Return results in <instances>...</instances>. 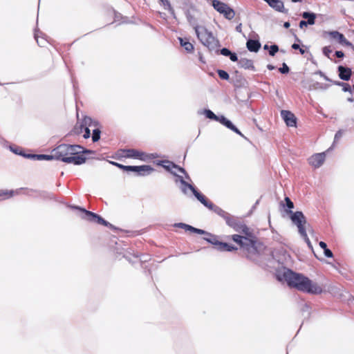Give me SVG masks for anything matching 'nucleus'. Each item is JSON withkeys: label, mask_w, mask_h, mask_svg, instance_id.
<instances>
[{"label": "nucleus", "mask_w": 354, "mask_h": 354, "mask_svg": "<svg viewBox=\"0 0 354 354\" xmlns=\"http://www.w3.org/2000/svg\"><path fill=\"white\" fill-rule=\"evenodd\" d=\"M283 278L289 287L295 288L299 291L314 295L321 294L323 292L322 288L316 282L290 269L284 270Z\"/></svg>", "instance_id": "f257e3e1"}, {"label": "nucleus", "mask_w": 354, "mask_h": 354, "mask_svg": "<svg viewBox=\"0 0 354 354\" xmlns=\"http://www.w3.org/2000/svg\"><path fill=\"white\" fill-rule=\"evenodd\" d=\"M80 149L79 145L61 144L52 150L55 160H61L65 163H72L80 165L86 162V157L77 156Z\"/></svg>", "instance_id": "f03ea898"}, {"label": "nucleus", "mask_w": 354, "mask_h": 354, "mask_svg": "<svg viewBox=\"0 0 354 354\" xmlns=\"http://www.w3.org/2000/svg\"><path fill=\"white\" fill-rule=\"evenodd\" d=\"M194 29L199 41L210 51L216 50L220 46L219 41L205 26L194 25Z\"/></svg>", "instance_id": "7ed1b4c3"}, {"label": "nucleus", "mask_w": 354, "mask_h": 354, "mask_svg": "<svg viewBox=\"0 0 354 354\" xmlns=\"http://www.w3.org/2000/svg\"><path fill=\"white\" fill-rule=\"evenodd\" d=\"M204 115L208 119L213 120L217 122H219L223 126L241 136V137L246 138L245 136L237 129V127L233 124V123L226 118L224 115H216L210 109H205Z\"/></svg>", "instance_id": "20e7f679"}, {"label": "nucleus", "mask_w": 354, "mask_h": 354, "mask_svg": "<svg viewBox=\"0 0 354 354\" xmlns=\"http://www.w3.org/2000/svg\"><path fill=\"white\" fill-rule=\"evenodd\" d=\"M72 209H77L80 211V216L86 221L101 224L104 226L113 227L112 224L109 223L108 221H105L103 218H102L100 215L93 213L92 212L88 211L85 209L84 208L78 207V206H71Z\"/></svg>", "instance_id": "39448f33"}, {"label": "nucleus", "mask_w": 354, "mask_h": 354, "mask_svg": "<svg viewBox=\"0 0 354 354\" xmlns=\"http://www.w3.org/2000/svg\"><path fill=\"white\" fill-rule=\"evenodd\" d=\"M287 214L290 215V218L292 223L298 228V232L300 235H306V230L307 229L306 218L301 211L292 212L287 211Z\"/></svg>", "instance_id": "423d86ee"}, {"label": "nucleus", "mask_w": 354, "mask_h": 354, "mask_svg": "<svg viewBox=\"0 0 354 354\" xmlns=\"http://www.w3.org/2000/svg\"><path fill=\"white\" fill-rule=\"evenodd\" d=\"M225 222L234 231L243 233L246 236L249 235V228L239 218L230 214Z\"/></svg>", "instance_id": "0eeeda50"}, {"label": "nucleus", "mask_w": 354, "mask_h": 354, "mask_svg": "<svg viewBox=\"0 0 354 354\" xmlns=\"http://www.w3.org/2000/svg\"><path fill=\"white\" fill-rule=\"evenodd\" d=\"M125 156L127 158H131L135 159H139L140 160L146 161L148 159L157 158L158 156L156 153L147 154L145 152L138 151L137 149H127Z\"/></svg>", "instance_id": "6e6552de"}, {"label": "nucleus", "mask_w": 354, "mask_h": 354, "mask_svg": "<svg viewBox=\"0 0 354 354\" xmlns=\"http://www.w3.org/2000/svg\"><path fill=\"white\" fill-rule=\"evenodd\" d=\"M179 189L182 192V193L185 195L188 194V190L191 191L194 196L200 201H204L205 196L199 192L196 188L189 183L187 181H182V185H180Z\"/></svg>", "instance_id": "1a4fd4ad"}, {"label": "nucleus", "mask_w": 354, "mask_h": 354, "mask_svg": "<svg viewBox=\"0 0 354 354\" xmlns=\"http://www.w3.org/2000/svg\"><path fill=\"white\" fill-rule=\"evenodd\" d=\"M204 206L207 207L209 209L214 211L218 216H221L226 221L228 217L230 216V214L224 211L223 209L219 207L218 206L215 205L213 203L209 201L205 196L204 198V201L201 202Z\"/></svg>", "instance_id": "9d476101"}, {"label": "nucleus", "mask_w": 354, "mask_h": 354, "mask_svg": "<svg viewBox=\"0 0 354 354\" xmlns=\"http://www.w3.org/2000/svg\"><path fill=\"white\" fill-rule=\"evenodd\" d=\"M328 35L330 36L332 39L337 40L339 42V44L351 47L352 49L354 50V46L353 45V44L348 41L342 33L337 30H333L328 32Z\"/></svg>", "instance_id": "9b49d317"}, {"label": "nucleus", "mask_w": 354, "mask_h": 354, "mask_svg": "<svg viewBox=\"0 0 354 354\" xmlns=\"http://www.w3.org/2000/svg\"><path fill=\"white\" fill-rule=\"evenodd\" d=\"M325 158L326 152L315 153L308 158V162L315 168H319L324 162Z\"/></svg>", "instance_id": "f8f14e48"}, {"label": "nucleus", "mask_w": 354, "mask_h": 354, "mask_svg": "<svg viewBox=\"0 0 354 354\" xmlns=\"http://www.w3.org/2000/svg\"><path fill=\"white\" fill-rule=\"evenodd\" d=\"M153 171L154 169L151 166L145 165L135 166L133 172L136 176H146L150 175Z\"/></svg>", "instance_id": "ddd939ff"}, {"label": "nucleus", "mask_w": 354, "mask_h": 354, "mask_svg": "<svg viewBox=\"0 0 354 354\" xmlns=\"http://www.w3.org/2000/svg\"><path fill=\"white\" fill-rule=\"evenodd\" d=\"M281 115L288 127H295L297 124V118L295 115L287 110H282L281 111Z\"/></svg>", "instance_id": "4468645a"}, {"label": "nucleus", "mask_w": 354, "mask_h": 354, "mask_svg": "<svg viewBox=\"0 0 354 354\" xmlns=\"http://www.w3.org/2000/svg\"><path fill=\"white\" fill-rule=\"evenodd\" d=\"M241 247L248 252H255L257 251L255 238L253 236L252 238L244 236Z\"/></svg>", "instance_id": "2eb2a0df"}, {"label": "nucleus", "mask_w": 354, "mask_h": 354, "mask_svg": "<svg viewBox=\"0 0 354 354\" xmlns=\"http://www.w3.org/2000/svg\"><path fill=\"white\" fill-rule=\"evenodd\" d=\"M266 1L269 6H270L274 10L287 14L288 10L284 8L283 2L281 0H263Z\"/></svg>", "instance_id": "dca6fc26"}, {"label": "nucleus", "mask_w": 354, "mask_h": 354, "mask_svg": "<svg viewBox=\"0 0 354 354\" xmlns=\"http://www.w3.org/2000/svg\"><path fill=\"white\" fill-rule=\"evenodd\" d=\"M201 231L203 233H197V234L205 235V236L203 237V239L205 241H206L207 243L213 245L214 246V248L216 249V248L219 243V241L218 240V236L216 235L213 234L210 232H208L204 230H201Z\"/></svg>", "instance_id": "f3484780"}, {"label": "nucleus", "mask_w": 354, "mask_h": 354, "mask_svg": "<svg viewBox=\"0 0 354 354\" xmlns=\"http://www.w3.org/2000/svg\"><path fill=\"white\" fill-rule=\"evenodd\" d=\"M339 77L344 81H348L352 75L351 68L344 66H339L337 68Z\"/></svg>", "instance_id": "a211bd4d"}, {"label": "nucleus", "mask_w": 354, "mask_h": 354, "mask_svg": "<svg viewBox=\"0 0 354 354\" xmlns=\"http://www.w3.org/2000/svg\"><path fill=\"white\" fill-rule=\"evenodd\" d=\"M246 47L249 51L257 53L261 48V43L258 40L250 39L247 41Z\"/></svg>", "instance_id": "6ab92c4d"}, {"label": "nucleus", "mask_w": 354, "mask_h": 354, "mask_svg": "<svg viewBox=\"0 0 354 354\" xmlns=\"http://www.w3.org/2000/svg\"><path fill=\"white\" fill-rule=\"evenodd\" d=\"M174 227H179V228H182V229H184L187 231H189L191 232H193V233H203L202 231H201V229H198V228H196V227H194L192 225H189L188 224H186V223H176L174 225Z\"/></svg>", "instance_id": "aec40b11"}, {"label": "nucleus", "mask_w": 354, "mask_h": 354, "mask_svg": "<svg viewBox=\"0 0 354 354\" xmlns=\"http://www.w3.org/2000/svg\"><path fill=\"white\" fill-rule=\"evenodd\" d=\"M238 65L241 68H243L245 69H250L252 71H255V67L253 64L252 60L247 58H241L239 60Z\"/></svg>", "instance_id": "412c9836"}, {"label": "nucleus", "mask_w": 354, "mask_h": 354, "mask_svg": "<svg viewBox=\"0 0 354 354\" xmlns=\"http://www.w3.org/2000/svg\"><path fill=\"white\" fill-rule=\"evenodd\" d=\"M157 165L162 166V167H164L167 171H169L170 173H171V171H173L172 169H176L178 170V167H180L179 166H178L177 165H176L175 163H174L173 162H171L169 160H160V161H158Z\"/></svg>", "instance_id": "4be33fe9"}, {"label": "nucleus", "mask_w": 354, "mask_h": 354, "mask_svg": "<svg viewBox=\"0 0 354 354\" xmlns=\"http://www.w3.org/2000/svg\"><path fill=\"white\" fill-rule=\"evenodd\" d=\"M91 121H92V119L90 117H85L83 120L84 124H80L81 129H84V138H88L90 137L91 131H90V129H88V127H86V125L90 124Z\"/></svg>", "instance_id": "5701e85b"}, {"label": "nucleus", "mask_w": 354, "mask_h": 354, "mask_svg": "<svg viewBox=\"0 0 354 354\" xmlns=\"http://www.w3.org/2000/svg\"><path fill=\"white\" fill-rule=\"evenodd\" d=\"M216 250L218 251H221V252L222 251L231 252V251L237 250V248L230 244L227 243L219 241V243L216 248Z\"/></svg>", "instance_id": "b1692460"}, {"label": "nucleus", "mask_w": 354, "mask_h": 354, "mask_svg": "<svg viewBox=\"0 0 354 354\" xmlns=\"http://www.w3.org/2000/svg\"><path fill=\"white\" fill-rule=\"evenodd\" d=\"M304 19H307L306 21L309 25H313L315 23L316 15L311 12H304L301 14Z\"/></svg>", "instance_id": "393cba45"}, {"label": "nucleus", "mask_w": 354, "mask_h": 354, "mask_svg": "<svg viewBox=\"0 0 354 354\" xmlns=\"http://www.w3.org/2000/svg\"><path fill=\"white\" fill-rule=\"evenodd\" d=\"M212 5L214 8L219 13H221V12L223 11V9L227 8L229 6L227 4L218 0H212Z\"/></svg>", "instance_id": "a878e982"}, {"label": "nucleus", "mask_w": 354, "mask_h": 354, "mask_svg": "<svg viewBox=\"0 0 354 354\" xmlns=\"http://www.w3.org/2000/svg\"><path fill=\"white\" fill-rule=\"evenodd\" d=\"M221 14L223 15L225 18L229 20L233 19L235 15L234 10L230 6H228L227 8L223 9V11H222Z\"/></svg>", "instance_id": "bb28decb"}, {"label": "nucleus", "mask_w": 354, "mask_h": 354, "mask_svg": "<svg viewBox=\"0 0 354 354\" xmlns=\"http://www.w3.org/2000/svg\"><path fill=\"white\" fill-rule=\"evenodd\" d=\"M39 35H42V32H40L39 30H35V34H34L35 39H36L37 43L39 46L44 47V46H45L46 44L47 43V41L43 38H41V40H39V37H40Z\"/></svg>", "instance_id": "cd10ccee"}, {"label": "nucleus", "mask_w": 354, "mask_h": 354, "mask_svg": "<svg viewBox=\"0 0 354 354\" xmlns=\"http://www.w3.org/2000/svg\"><path fill=\"white\" fill-rule=\"evenodd\" d=\"M161 5L164 7L165 10H168L171 15H172L174 17L175 15L174 10L171 7L170 2L168 0H159Z\"/></svg>", "instance_id": "c85d7f7f"}, {"label": "nucleus", "mask_w": 354, "mask_h": 354, "mask_svg": "<svg viewBox=\"0 0 354 354\" xmlns=\"http://www.w3.org/2000/svg\"><path fill=\"white\" fill-rule=\"evenodd\" d=\"M284 201H285V203L281 202V205H282L283 207H287V209L286 210V212H287V211H292V209L294 208L293 202L290 199L289 197H287V196L285 198Z\"/></svg>", "instance_id": "c756f323"}, {"label": "nucleus", "mask_w": 354, "mask_h": 354, "mask_svg": "<svg viewBox=\"0 0 354 354\" xmlns=\"http://www.w3.org/2000/svg\"><path fill=\"white\" fill-rule=\"evenodd\" d=\"M55 160L54 153L51 155L37 154V160Z\"/></svg>", "instance_id": "7c9ffc66"}, {"label": "nucleus", "mask_w": 354, "mask_h": 354, "mask_svg": "<svg viewBox=\"0 0 354 354\" xmlns=\"http://www.w3.org/2000/svg\"><path fill=\"white\" fill-rule=\"evenodd\" d=\"M101 131L99 129H95L93 131L92 140L93 142H97L100 138Z\"/></svg>", "instance_id": "2f4dec72"}, {"label": "nucleus", "mask_w": 354, "mask_h": 354, "mask_svg": "<svg viewBox=\"0 0 354 354\" xmlns=\"http://www.w3.org/2000/svg\"><path fill=\"white\" fill-rule=\"evenodd\" d=\"M80 149L79 150H77L78 151L77 156H82V154H93L95 153V151L92 150L84 149L81 145H80Z\"/></svg>", "instance_id": "473e14b6"}, {"label": "nucleus", "mask_w": 354, "mask_h": 354, "mask_svg": "<svg viewBox=\"0 0 354 354\" xmlns=\"http://www.w3.org/2000/svg\"><path fill=\"white\" fill-rule=\"evenodd\" d=\"M217 73L222 80H228L230 78L229 74L225 71L219 69L217 71Z\"/></svg>", "instance_id": "72a5a7b5"}, {"label": "nucleus", "mask_w": 354, "mask_h": 354, "mask_svg": "<svg viewBox=\"0 0 354 354\" xmlns=\"http://www.w3.org/2000/svg\"><path fill=\"white\" fill-rule=\"evenodd\" d=\"M232 239L234 242L237 243L241 246L243 241L244 236L239 234H234L232 235Z\"/></svg>", "instance_id": "f704fd0d"}, {"label": "nucleus", "mask_w": 354, "mask_h": 354, "mask_svg": "<svg viewBox=\"0 0 354 354\" xmlns=\"http://www.w3.org/2000/svg\"><path fill=\"white\" fill-rule=\"evenodd\" d=\"M279 46L277 44L271 45L270 46L269 55L273 57L279 51Z\"/></svg>", "instance_id": "c9c22d12"}, {"label": "nucleus", "mask_w": 354, "mask_h": 354, "mask_svg": "<svg viewBox=\"0 0 354 354\" xmlns=\"http://www.w3.org/2000/svg\"><path fill=\"white\" fill-rule=\"evenodd\" d=\"M279 71L282 74H287L290 71V68L286 63H283L281 67L279 68Z\"/></svg>", "instance_id": "e433bc0d"}, {"label": "nucleus", "mask_w": 354, "mask_h": 354, "mask_svg": "<svg viewBox=\"0 0 354 354\" xmlns=\"http://www.w3.org/2000/svg\"><path fill=\"white\" fill-rule=\"evenodd\" d=\"M171 174L176 176L175 183L177 184L180 183L182 185V181H185L182 176H180L176 173V171H171Z\"/></svg>", "instance_id": "4c0bfd02"}, {"label": "nucleus", "mask_w": 354, "mask_h": 354, "mask_svg": "<svg viewBox=\"0 0 354 354\" xmlns=\"http://www.w3.org/2000/svg\"><path fill=\"white\" fill-rule=\"evenodd\" d=\"M185 50L188 53H192L194 50V46L189 41L187 42H185V45L183 46Z\"/></svg>", "instance_id": "58836bf2"}, {"label": "nucleus", "mask_w": 354, "mask_h": 354, "mask_svg": "<svg viewBox=\"0 0 354 354\" xmlns=\"http://www.w3.org/2000/svg\"><path fill=\"white\" fill-rule=\"evenodd\" d=\"M13 191H10L9 192L4 190H0V196H3L6 198H10L13 195Z\"/></svg>", "instance_id": "ea45409f"}, {"label": "nucleus", "mask_w": 354, "mask_h": 354, "mask_svg": "<svg viewBox=\"0 0 354 354\" xmlns=\"http://www.w3.org/2000/svg\"><path fill=\"white\" fill-rule=\"evenodd\" d=\"M178 171L183 173V174H185V178L184 179L186 180V181H191V178L189 176V174L186 172L185 169L183 167H178Z\"/></svg>", "instance_id": "a19ab883"}, {"label": "nucleus", "mask_w": 354, "mask_h": 354, "mask_svg": "<svg viewBox=\"0 0 354 354\" xmlns=\"http://www.w3.org/2000/svg\"><path fill=\"white\" fill-rule=\"evenodd\" d=\"M20 155L24 156V157H25V158H29V159H31V160H37V154L23 153H20Z\"/></svg>", "instance_id": "79ce46f5"}, {"label": "nucleus", "mask_w": 354, "mask_h": 354, "mask_svg": "<svg viewBox=\"0 0 354 354\" xmlns=\"http://www.w3.org/2000/svg\"><path fill=\"white\" fill-rule=\"evenodd\" d=\"M292 48L294 49V50H299V53L301 54V55H304L305 53V50L303 48H301L299 44H293L292 45Z\"/></svg>", "instance_id": "37998d69"}, {"label": "nucleus", "mask_w": 354, "mask_h": 354, "mask_svg": "<svg viewBox=\"0 0 354 354\" xmlns=\"http://www.w3.org/2000/svg\"><path fill=\"white\" fill-rule=\"evenodd\" d=\"M322 52L325 56L330 58V54L332 53V50L329 46H325L323 48Z\"/></svg>", "instance_id": "c03bdc74"}, {"label": "nucleus", "mask_w": 354, "mask_h": 354, "mask_svg": "<svg viewBox=\"0 0 354 354\" xmlns=\"http://www.w3.org/2000/svg\"><path fill=\"white\" fill-rule=\"evenodd\" d=\"M231 53H232V51L227 48H223L220 50V53L222 55L225 56V57H229V55L231 54Z\"/></svg>", "instance_id": "a18cd8bd"}, {"label": "nucleus", "mask_w": 354, "mask_h": 354, "mask_svg": "<svg viewBox=\"0 0 354 354\" xmlns=\"http://www.w3.org/2000/svg\"><path fill=\"white\" fill-rule=\"evenodd\" d=\"M342 91L344 92H348L350 93H352L351 86H350V84L347 83H344V85L342 86Z\"/></svg>", "instance_id": "49530a36"}, {"label": "nucleus", "mask_w": 354, "mask_h": 354, "mask_svg": "<svg viewBox=\"0 0 354 354\" xmlns=\"http://www.w3.org/2000/svg\"><path fill=\"white\" fill-rule=\"evenodd\" d=\"M187 20L189 21V24L192 26L193 28H194V25H197L196 19L191 15L188 14L187 15Z\"/></svg>", "instance_id": "de8ad7c7"}, {"label": "nucleus", "mask_w": 354, "mask_h": 354, "mask_svg": "<svg viewBox=\"0 0 354 354\" xmlns=\"http://www.w3.org/2000/svg\"><path fill=\"white\" fill-rule=\"evenodd\" d=\"M324 255L328 258H331L333 257V252L328 249V248L324 250Z\"/></svg>", "instance_id": "09e8293b"}, {"label": "nucleus", "mask_w": 354, "mask_h": 354, "mask_svg": "<svg viewBox=\"0 0 354 354\" xmlns=\"http://www.w3.org/2000/svg\"><path fill=\"white\" fill-rule=\"evenodd\" d=\"M342 131L341 130L337 131L335 135L334 142H333V145H334L335 142L337 140H338L339 139H340L342 138Z\"/></svg>", "instance_id": "8fccbe9b"}, {"label": "nucleus", "mask_w": 354, "mask_h": 354, "mask_svg": "<svg viewBox=\"0 0 354 354\" xmlns=\"http://www.w3.org/2000/svg\"><path fill=\"white\" fill-rule=\"evenodd\" d=\"M229 57L231 61L239 62V59H238L237 55L235 53L232 52L231 54L229 55Z\"/></svg>", "instance_id": "3c124183"}, {"label": "nucleus", "mask_w": 354, "mask_h": 354, "mask_svg": "<svg viewBox=\"0 0 354 354\" xmlns=\"http://www.w3.org/2000/svg\"><path fill=\"white\" fill-rule=\"evenodd\" d=\"M300 236L305 240V241L307 243V244L308 245L309 247H312L311 243L308 237L306 232V235H300Z\"/></svg>", "instance_id": "603ef678"}, {"label": "nucleus", "mask_w": 354, "mask_h": 354, "mask_svg": "<svg viewBox=\"0 0 354 354\" xmlns=\"http://www.w3.org/2000/svg\"><path fill=\"white\" fill-rule=\"evenodd\" d=\"M300 236L305 240V241L307 243V244L308 245L309 247H312L311 243L308 237L306 232V235H300Z\"/></svg>", "instance_id": "864d4df0"}, {"label": "nucleus", "mask_w": 354, "mask_h": 354, "mask_svg": "<svg viewBox=\"0 0 354 354\" xmlns=\"http://www.w3.org/2000/svg\"><path fill=\"white\" fill-rule=\"evenodd\" d=\"M335 55L338 58H343L344 57V53L342 50L335 51Z\"/></svg>", "instance_id": "5fc2aeb1"}, {"label": "nucleus", "mask_w": 354, "mask_h": 354, "mask_svg": "<svg viewBox=\"0 0 354 354\" xmlns=\"http://www.w3.org/2000/svg\"><path fill=\"white\" fill-rule=\"evenodd\" d=\"M134 168H135V166L126 165L124 171H127V172H133V171L134 170Z\"/></svg>", "instance_id": "6e6d98bb"}, {"label": "nucleus", "mask_w": 354, "mask_h": 354, "mask_svg": "<svg viewBox=\"0 0 354 354\" xmlns=\"http://www.w3.org/2000/svg\"><path fill=\"white\" fill-rule=\"evenodd\" d=\"M308 25H309L306 21L305 20H301L300 22H299V28H303L304 27H306Z\"/></svg>", "instance_id": "4d7b16f0"}, {"label": "nucleus", "mask_w": 354, "mask_h": 354, "mask_svg": "<svg viewBox=\"0 0 354 354\" xmlns=\"http://www.w3.org/2000/svg\"><path fill=\"white\" fill-rule=\"evenodd\" d=\"M319 245L320 248H322L323 250H325L326 248H327V245L324 241H320L319 243Z\"/></svg>", "instance_id": "13d9d810"}, {"label": "nucleus", "mask_w": 354, "mask_h": 354, "mask_svg": "<svg viewBox=\"0 0 354 354\" xmlns=\"http://www.w3.org/2000/svg\"><path fill=\"white\" fill-rule=\"evenodd\" d=\"M178 39H179V41H180V44L181 45V46H183L185 45V42H187L188 41V40L187 39H183V38H181V37H179Z\"/></svg>", "instance_id": "bf43d9fd"}, {"label": "nucleus", "mask_w": 354, "mask_h": 354, "mask_svg": "<svg viewBox=\"0 0 354 354\" xmlns=\"http://www.w3.org/2000/svg\"><path fill=\"white\" fill-rule=\"evenodd\" d=\"M332 82L337 86H342L344 85V82H339V81H332Z\"/></svg>", "instance_id": "052dcab7"}, {"label": "nucleus", "mask_w": 354, "mask_h": 354, "mask_svg": "<svg viewBox=\"0 0 354 354\" xmlns=\"http://www.w3.org/2000/svg\"><path fill=\"white\" fill-rule=\"evenodd\" d=\"M236 30L238 32H242V24H239L238 26H236Z\"/></svg>", "instance_id": "680f3d73"}, {"label": "nucleus", "mask_w": 354, "mask_h": 354, "mask_svg": "<svg viewBox=\"0 0 354 354\" xmlns=\"http://www.w3.org/2000/svg\"><path fill=\"white\" fill-rule=\"evenodd\" d=\"M125 166L126 165H122L120 163H118V165H116V167H118L119 169H122L123 171L125 170Z\"/></svg>", "instance_id": "e2e57ef3"}, {"label": "nucleus", "mask_w": 354, "mask_h": 354, "mask_svg": "<svg viewBox=\"0 0 354 354\" xmlns=\"http://www.w3.org/2000/svg\"><path fill=\"white\" fill-rule=\"evenodd\" d=\"M316 84H317V85H319V88H323V89H326V88H328L329 87V85L326 84V85H324V86H323V85L320 84H319V83H318V82H317V83H316Z\"/></svg>", "instance_id": "0e129e2a"}, {"label": "nucleus", "mask_w": 354, "mask_h": 354, "mask_svg": "<svg viewBox=\"0 0 354 354\" xmlns=\"http://www.w3.org/2000/svg\"><path fill=\"white\" fill-rule=\"evenodd\" d=\"M315 74L316 75H319V76H321L322 77L323 76H324V73L322 71H317L315 73Z\"/></svg>", "instance_id": "69168bd1"}, {"label": "nucleus", "mask_w": 354, "mask_h": 354, "mask_svg": "<svg viewBox=\"0 0 354 354\" xmlns=\"http://www.w3.org/2000/svg\"><path fill=\"white\" fill-rule=\"evenodd\" d=\"M267 68L268 70H270V71L275 69V66L272 64H268Z\"/></svg>", "instance_id": "338daca9"}, {"label": "nucleus", "mask_w": 354, "mask_h": 354, "mask_svg": "<svg viewBox=\"0 0 354 354\" xmlns=\"http://www.w3.org/2000/svg\"><path fill=\"white\" fill-rule=\"evenodd\" d=\"M290 22H288V21H286V22H284V24H283V27H284L285 28H288L290 27Z\"/></svg>", "instance_id": "774afa93"}]
</instances>
